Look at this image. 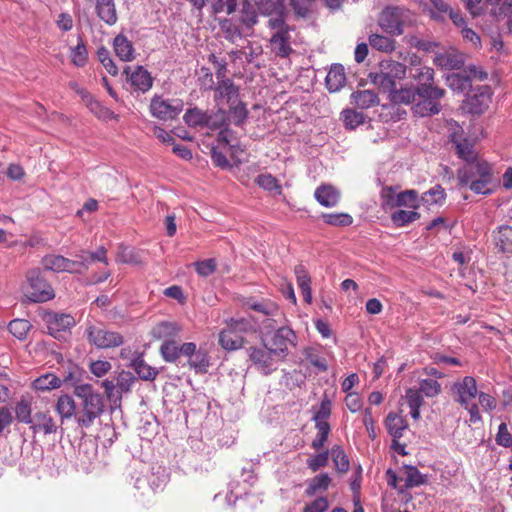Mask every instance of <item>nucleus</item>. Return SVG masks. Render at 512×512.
Wrapping results in <instances>:
<instances>
[{
  "label": "nucleus",
  "mask_w": 512,
  "mask_h": 512,
  "mask_svg": "<svg viewBox=\"0 0 512 512\" xmlns=\"http://www.w3.org/2000/svg\"><path fill=\"white\" fill-rule=\"evenodd\" d=\"M74 395L78 398L76 423L85 429L90 428L96 419L105 411V403L101 394L91 384H79L74 387Z\"/></svg>",
  "instance_id": "nucleus-1"
},
{
  "label": "nucleus",
  "mask_w": 512,
  "mask_h": 512,
  "mask_svg": "<svg viewBox=\"0 0 512 512\" xmlns=\"http://www.w3.org/2000/svg\"><path fill=\"white\" fill-rule=\"evenodd\" d=\"M265 331V329H262ZM263 332L261 343L270 349L279 360H285L291 348L297 345V335L289 326H279L275 329H266Z\"/></svg>",
  "instance_id": "nucleus-2"
},
{
  "label": "nucleus",
  "mask_w": 512,
  "mask_h": 512,
  "mask_svg": "<svg viewBox=\"0 0 512 512\" xmlns=\"http://www.w3.org/2000/svg\"><path fill=\"white\" fill-rule=\"evenodd\" d=\"M406 76V66L392 59H383L378 65V71L370 72V81L381 88L384 92L393 90L396 81Z\"/></svg>",
  "instance_id": "nucleus-3"
},
{
  "label": "nucleus",
  "mask_w": 512,
  "mask_h": 512,
  "mask_svg": "<svg viewBox=\"0 0 512 512\" xmlns=\"http://www.w3.org/2000/svg\"><path fill=\"white\" fill-rule=\"evenodd\" d=\"M445 94V90L438 86H418V95L412 107L414 114L420 117L439 114L442 110L440 101Z\"/></svg>",
  "instance_id": "nucleus-4"
},
{
  "label": "nucleus",
  "mask_w": 512,
  "mask_h": 512,
  "mask_svg": "<svg viewBox=\"0 0 512 512\" xmlns=\"http://www.w3.org/2000/svg\"><path fill=\"white\" fill-rule=\"evenodd\" d=\"M26 278L27 286L25 288V296L29 301L42 303L55 297L53 288L43 277L39 269L28 271Z\"/></svg>",
  "instance_id": "nucleus-5"
},
{
  "label": "nucleus",
  "mask_w": 512,
  "mask_h": 512,
  "mask_svg": "<svg viewBox=\"0 0 512 512\" xmlns=\"http://www.w3.org/2000/svg\"><path fill=\"white\" fill-rule=\"evenodd\" d=\"M85 335L89 343L95 345L97 348L106 349L118 347L123 344V336L121 334L107 330L101 323L88 324Z\"/></svg>",
  "instance_id": "nucleus-6"
},
{
  "label": "nucleus",
  "mask_w": 512,
  "mask_h": 512,
  "mask_svg": "<svg viewBox=\"0 0 512 512\" xmlns=\"http://www.w3.org/2000/svg\"><path fill=\"white\" fill-rule=\"evenodd\" d=\"M429 4L425 5L424 10L429 17L436 22L445 23L448 19L454 25H463L464 16L459 9H455L445 0H428Z\"/></svg>",
  "instance_id": "nucleus-7"
},
{
  "label": "nucleus",
  "mask_w": 512,
  "mask_h": 512,
  "mask_svg": "<svg viewBox=\"0 0 512 512\" xmlns=\"http://www.w3.org/2000/svg\"><path fill=\"white\" fill-rule=\"evenodd\" d=\"M247 307L263 316L261 321L262 329H275L282 323L284 314L280 307L271 300L248 301Z\"/></svg>",
  "instance_id": "nucleus-8"
},
{
  "label": "nucleus",
  "mask_w": 512,
  "mask_h": 512,
  "mask_svg": "<svg viewBox=\"0 0 512 512\" xmlns=\"http://www.w3.org/2000/svg\"><path fill=\"white\" fill-rule=\"evenodd\" d=\"M182 356L186 358V363L196 374H205L211 365L210 356L204 347H197L193 342L182 344Z\"/></svg>",
  "instance_id": "nucleus-9"
},
{
  "label": "nucleus",
  "mask_w": 512,
  "mask_h": 512,
  "mask_svg": "<svg viewBox=\"0 0 512 512\" xmlns=\"http://www.w3.org/2000/svg\"><path fill=\"white\" fill-rule=\"evenodd\" d=\"M183 102L180 99H164L154 96L150 103L152 116L162 121L175 119L183 110Z\"/></svg>",
  "instance_id": "nucleus-10"
},
{
  "label": "nucleus",
  "mask_w": 512,
  "mask_h": 512,
  "mask_svg": "<svg viewBox=\"0 0 512 512\" xmlns=\"http://www.w3.org/2000/svg\"><path fill=\"white\" fill-rule=\"evenodd\" d=\"M406 10L400 7H386L378 20L379 26L391 36H399L404 32Z\"/></svg>",
  "instance_id": "nucleus-11"
},
{
  "label": "nucleus",
  "mask_w": 512,
  "mask_h": 512,
  "mask_svg": "<svg viewBox=\"0 0 512 512\" xmlns=\"http://www.w3.org/2000/svg\"><path fill=\"white\" fill-rule=\"evenodd\" d=\"M249 360L264 375H269L277 369V356L270 349L262 346H250L247 349Z\"/></svg>",
  "instance_id": "nucleus-12"
},
{
  "label": "nucleus",
  "mask_w": 512,
  "mask_h": 512,
  "mask_svg": "<svg viewBox=\"0 0 512 512\" xmlns=\"http://www.w3.org/2000/svg\"><path fill=\"white\" fill-rule=\"evenodd\" d=\"M48 333L56 339L64 338L72 327L75 326L76 321L70 314L50 312L44 316Z\"/></svg>",
  "instance_id": "nucleus-13"
},
{
  "label": "nucleus",
  "mask_w": 512,
  "mask_h": 512,
  "mask_svg": "<svg viewBox=\"0 0 512 512\" xmlns=\"http://www.w3.org/2000/svg\"><path fill=\"white\" fill-rule=\"evenodd\" d=\"M454 399L460 405H466L472 402L478 394L477 383L474 377L465 376L461 380L455 382L451 388Z\"/></svg>",
  "instance_id": "nucleus-14"
},
{
  "label": "nucleus",
  "mask_w": 512,
  "mask_h": 512,
  "mask_svg": "<svg viewBox=\"0 0 512 512\" xmlns=\"http://www.w3.org/2000/svg\"><path fill=\"white\" fill-rule=\"evenodd\" d=\"M238 7H240V12L237 21L241 26L251 28L257 23V12L248 0H228L225 13L231 15L237 11Z\"/></svg>",
  "instance_id": "nucleus-15"
},
{
  "label": "nucleus",
  "mask_w": 512,
  "mask_h": 512,
  "mask_svg": "<svg viewBox=\"0 0 512 512\" xmlns=\"http://www.w3.org/2000/svg\"><path fill=\"white\" fill-rule=\"evenodd\" d=\"M462 134V128L455 123L449 138L450 141L455 145L457 155L466 163L477 160V155L474 151L473 144L470 143L467 139L463 138Z\"/></svg>",
  "instance_id": "nucleus-16"
},
{
  "label": "nucleus",
  "mask_w": 512,
  "mask_h": 512,
  "mask_svg": "<svg viewBox=\"0 0 512 512\" xmlns=\"http://www.w3.org/2000/svg\"><path fill=\"white\" fill-rule=\"evenodd\" d=\"M482 170H492L491 166L485 161H472L466 163L458 169L457 178L461 186H470L473 181L479 179Z\"/></svg>",
  "instance_id": "nucleus-17"
},
{
  "label": "nucleus",
  "mask_w": 512,
  "mask_h": 512,
  "mask_svg": "<svg viewBox=\"0 0 512 512\" xmlns=\"http://www.w3.org/2000/svg\"><path fill=\"white\" fill-rule=\"evenodd\" d=\"M491 89L487 85L480 86L473 94L468 95L466 105L470 113L481 114L491 102Z\"/></svg>",
  "instance_id": "nucleus-18"
},
{
  "label": "nucleus",
  "mask_w": 512,
  "mask_h": 512,
  "mask_svg": "<svg viewBox=\"0 0 512 512\" xmlns=\"http://www.w3.org/2000/svg\"><path fill=\"white\" fill-rule=\"evenodd\" d=\"M124 73L134 90L145 93L152 87L153 79L143 66H137L132 72H130V67L127 66Z\"/></svg>",
  "instance_id": "nucleus-19"
},
{
  "label": "nucleus",
  "mask_w": 512,
  "mask_h": 512,
  "mask_svg": "<svg viewBox=\"0 0 512 512\" xmlns=\"http://www.w3.org/2000/svg\"><path fill=\"white\" fill-rule=\"evenodd\" d=\"M214 90V100L216 103L225 100V102L229 105L239 99V88L229 78L218 80Z\"/></svg>",
  "instance_id": "nucleus-20"
},
{
  "label": "nucleus",
  "mask_w": 512,
  "mask_h": 512,
  "mask_svg": "<svg viewBox=\"0 0 512 512\" xmlns=\"http://www.w3.org/2000/svg\"><path fill=\"white\" fill-rule=\"evenodd\" d=\"M168 482V474L165 469L158 467L156 471H152L148 477H139L135 481V487L139 490L144 489L146 485L154 492L162 489Z\"/></svg>",
  "instance_id": "nucleus-21"
},
{
  "label": "nucleus",
  "mask_w": 512,
  "mask_h": 512,
  "mask_svg": "<svg viewBox=\"0 0 512 512\" xmlns=\"http://www.w3.org/2000/svg\"><path fill=\"white\" fill-rule=\"evenodd\" d=\"M33 433H43L49 435L56 433L57 425L52 416L47 412H36L33 415V421L30 424Z\"/></svg>",
  "instance_id": "nucleus-22"
},
{
  "label": "nucleus",
  "mask_w": 512,
  "mask_h": 512,
  "mask_svg": "<svg viewBox=\"0 0 512 512\" xmlns=\"http://www.w3.org/2000/svg\"><path fill=\"white\" fill-rule=\"evenodd\" d=\"M314 197L321 206L333 208L340 201V192L334 186L324 184L316 188Z\"/></svg>",
  "instance_id": "nucleus-23"
},
{
  "label": "nucleus",
  "mask_w": 512,
  "mask_h": 512,
  "mask_svg": "<svg viewBox=\"0 0 512 512\" xmlns=\"http://www.w3.org/2000/svg\"><path fill=\"white\" fill-rule=\"evenodd\" d=\"M95 11L100 20L109 26L116 24L118 20L114 0H96Z\"/></svg>",
  "instance_id": "nucleus-24"
},
{
  "label": "nucleus",
  "mask_w": 512,
  "mask_h": 512,
  "mask_svg": "<svg viewBox=\"0 0 512 512\" xmlns=\"http://www.w3.org/2000/svg\"><path fill=\"white\" fill-rule=\"evenodd\" d=\"M493 240L497 250L504 254H512V226L503 225L493 232Z\"/></svg>",
  "instance_id": "nucleus-25"
},
{
  "label": "nucleus",
  "mask_w": 512,
  "mask_h": 512,
  "mask_svg": "<svg viewBox=\"0 0 512 512\" xmlns=\"http://www.w3.org/2000/svg\"><path fill=\"white\" fill-rule=\"evenodd\" d=\"M385 427L389 435L393 437V442L398 444V439L403 436V432L407 429L408 425L402 416L395 412H390L385 419Z\"/></svg>",
  "instance_id": "nucleus-26"
},
{
  "label": "nucleus",
  "mask_w": 512,
  "mask_h": 512,
  "mask_svg": "<svg viewBox=\"0 0 512 512\" xmlns=\"http://www.w3.org/2000/svg\"><path fill=\"white\" fill-rule=\"evenodd\" d=\"M346 82L345 69L341 64H333L326 76V87L330 92L340 91Z\"/></svg>",
  "instance_id": "nucleus-27"
},
{
  "label": "nucleus",
  "mask_w": 512,
  "mask_h": 512,
  "mask_svg": "<svg viewBox=\"0 0 512 512\" xmlns=\"http://www.w3.org/2000/svg\"><path fill=\"white\" fill-rule=\"evenodd\" d=\"M226 113L229 124H234L238 127H242L245 124L249 115L246 104L239 99L228 105Z\"/></svg>",
  "instance_id": "nucleus-28"
},
{
  "label": "nucleus",
  "mask_w": 512,
  "mask_h": 512,
  "mask_svg": "<svg viewBox=\"0 0 512 512\" xmlns=\"http://www.w3.org/2000/svg\"><path fill=\"white\" fill-rule=\"evenodd\" d=\"M113 47L116 55L120 60L129 62L135 58V50L133 44L123 34H118L113 41Z\"/></svg>",
  "instance_id": "nucleus-29"
},
{
  "label": "nucleus",
  "mask_w": 512,
  "mask_h": 512,
  "mask_svg": "<svg viewBox=\"0 0 512 512\" xmlns=\"http://www.w3.org/2000/svg\"><path fill=\"white\" fill-rule=\"evenodd\" d=\"M351 102L359 109H368L379 104V97L372 90H357L351 94Z\"/></svg>",
  "instance_id": "nucleus-30"
},
{
  "label": "nucleus",
  "mask_w": 512,
  "mask_h": 512,
  "mask_svg": "<svg viewBox=\"0 0 512 512\" xmlns=\"http://www.w3.org/2000/svg\"><path fill=\"white\" fill-rule=\"evenodd\" d=\"M294 273L296 276L298 287L301 290L305 302L311 303L312 292H311V278L306 268L299 264L295 266Z\"/></svg>",
  "instance_id": "nucleus-31"
},
{
  "label": "nucleus",
  "mask_w": 512,
  "mask_h": 512,
  "mask_svg": "<svg viewBox=\"0 0 512 512\" xmlns=\"http://www.w3.org/2000/svg\"><path fill=\"white\" fill-rule=\"evenodd\" d=\"M244 338L227 326L219 334V344L225 350H237L243 346Z\"/></svg>",
  "instance_id": "nucleus-32"
},
{
  "label": "nucleus",
  "mask_w": 512,
  "mask_h": 512,
  "mask_svg": "<svg viewBox=\"0 0 512 512\" xmlns=\"http://www.w3.org/2000/svg\"><path fill=\"white\" fill-rule=\"evenodd\" d=\"M390 100L395 104H410L413 105L416 102L418 95V86L416 88H402L397 90L396 87L393 90H388Z\"/></svg>",
  "instance_id": "nucleus-33"
},
{
  "label": "nucleus",
  "mask_w": 512,
  "mask_h": 512,
  "mask_svg": "<svg viewBox=\"0 0 512 512\" xmlns=\"http://www.w3.org/2000/svg\"><path fill=\"white\" fill-rule=\"evenodd\" d=\"M290 34L289 29L276 31L271 36V44L278 50V55L281 57H287L291 52L289 44Z\"/></svg>",
  "instance_id": "nucleus-34"
},
{
  "label": "nucleus",
  "mask_w": 512,
  "mask_h": 512,
  "mask_svg": "<svg viewBox=\"0 0 512 512\" xmlns=\"http://www.w3.org/2000/svg\"><path fill=\"white\" fill-rule=\"evenodd\" d=\"M77 403L70 395H61L56 404V411L60 415L62 421L76 416Z\"/></svg>",
  "instance_id": "nucleus-35"
},
{
  "label": "nucleus",
  "mask_w": 512,
  "mask_h": 512,
  "mask_svg": "<svg viewBox=\"0 0 512 512\" xmlns=\"http://www.w3.org/2000/svg\"><path fill=\"white\" fill-rule=\"evenodd\" d=\"M206 127L210 130H220L229 126L228 116L223 107H218L216 110L207 112Z\"/></svg>",
  "instance_id": "nucleus-36"
},
{
  "label": "nucleus",
  "mask_w": 512,
  "mask_h": 512,
  "mask_svg": "<svg viewBox=\"0 0 512 512\" xmlns=\"http://www.w3.org/2000/svg\"><path fill=\"white\" fill-rule=\"evenodd\" d=\"M410 77L418 82L417 86H435L434 70L427 66H417L409 71Z\"/></svg>",
  "instance_id": "nucleus-37"
},
{
  "label": "nucleus",
  "mask_w": 512,
  "mask_h": 512,
  "mask_svg": "<svg viewBox=\"0 0 512 512\" xmlns=\"http://www.w3.org/2000/svg\"><path fill=\"white\" fill-rule=\"evenodd\" d=\"M130 366L137 373L138 377L145 381L154 380L158 375V371L149 366L141 356H137L133 359Z\"/></svg>",
  "instance_id": "nucleus-38"
},
{
  "label": "nucleus",
  "mask_w": 512,
  "mask_h": 512,
  "mask_svg": "<svg viewBox=\"0 0 512 512\" xmlns=\"http://www.w3.org/2000/svg\"><path fill=\"white\" fill-rule=\"evenodd\" d=\"M160 353L166 362H176L182 356V344L175 340H165L160 346Z\"/></svg>",
  "instance_id": "nucleus-39"
},
{
  "label": "nucleus",
  "mask_w": 512,
  "mask_h": 512,
  "mask_svg": "<svg viewBox=\"0 0 512 512\" xmlns=\"http://www.w3.org/2000/svg\"><path fill=\"white\" fill-rule=\"evenodd\" d=\"M179 332V327L174 322L163 321L158 323L152 330V335L156 339L173 340Z\"/></svg>",
  "instance_id": "nucleus-40"
},
{
  "label": "nucleus",
  "mask_w": 512,
  "mask_h": 512,
  "mask_svg": "<svg viewBox=\"0 0 512 512\" xmlns=\"http://www.w3.org/2000/svg\"><path fill=\"white\" fill-rule=\"evenodd\" d=\"M480 178L473 181L469 189L476 194L489 195L492 193L490 185L492 183V170H482Z\"/></svg>",
  "instance_id": "nucleus-41"
},
{
  "label": "nucleus",
  "mask_w": 512,
  "mask_h": 512,
  "mask_svg": "<svg viewBox=\"0 0 512 512\" xmlns=\"http://www.w3.org/2000/svg\"><path fill=\"white\" fill-rule=\"evenodd\" d=\"M331 483V478L327 473H321L309 480L305 494L309 497L314 496L318 491H325Z\"/></svg>",
  "instance_id": "nucleus-42"
},
{
  "label": "nucleus",
  "mask_w": 512,
  "mask_h": 512,
  "mask_svg": "<svg viewBox=\"0 0 512 512\" xmlns=\"http://www.w3.org/2000/svg\"><path fill=\"white\" fill-rule=\"evenodd\" d=\"M368 40L371 47L375 50L385 53L395 50L396 42L391 37L374 33L369 36Z\"/></svg>",
  "instance_id": "nucleus-43"
},
{
  "label": "nucleus",
  "mask_w": 512,
  "mask_h": 512,
  "mask_svg": "<svg viewBox=\"0 0 512 512\" xmlns=\"http://www.w3.org/2000/svg\"><path fill=\"white\" fill-rule=\"evenodd\" d=\"M183 120L189 127H206L207 111H202L197 107L190 108L185 112Z\"/></svg>",
  "instance_id": "nucleus-44"
},
{
  "label": "nucleus",
  "mask_w": 512,
  "mask_h": 512,
  "mask_svg": "<svg viewBox=\"0 0 512 512\" xmlns=\"http://www.w3.org/2000/svg\"><path fill=\"white\" fill-rule=\"evenodd\" d=\"M62 381L56 375L48 373L34 380L33 388L37 391H50L61 386Z\"/></svg>",
  "instance_id": "nucleus-45"
},
{
  "label": "nucleus",
  "mask_w": 512,
  "mask_h": 512,
  "mask_svg": "<svg viewBox=\"0 0 512 512\" xmlns=\"http://www.w3.org/2000/svg\"><path fill=\"white\" fill-rule=\"evenodd\" d=\"M320 217L324 223L335 227H347L353 223V217L345 212L322 213Z\"/></svg>",
  "instance_id": "nucleus-46"
},
{
  "label": "nucleus",
  "mask_w": 512,
  "mask_h": 512,
  "mask_svg": "<svg viewBox=\"0 0 512 512\" xmlns=\"http://www.w3.org/2000/svg\"><path fill=\"white\" fill-rule=\"evenodd\" d=\"M418 202V194L415 190H406L401 193H398L395 197H392L388 200V204H392L393 206H409L412 208H417Z\"/></svg>",
  "instance_id": "nucleus-47"
},
{
  "label": "nucleus",
  "mask_w": 512,
  "mask_h": 512,
  "mask_svg": "<svg viewBox=\"0 0 512 512\" xmlns=\"http://www.w3.org/2000/svg\"><path fill=\"white\" fill-rule=\"evenodd\" d=\"M446 198V193L441 185H435L421 196V202L426 205H441Z\"/></svg>",
  "instance_id": "nucleus-48"
},
{
  "label": "nucleus",
  "mask_w": 512,
  "mask_h": 512,
  "mask_svg": "<svg viewBox=\"0 0 512 512\" xmlns=\"http://www.w3.org/2000/svg\"><path fill=\"white\" fill-rule=\"evenodd\" d=\"M219 25L224 33L225 39L228 41L235 42L236 39L241 38V25L239 23L233 22V19H223L219 22Z\"/></svg>",
  "instance_id": "nucleus-49"
},
{
  "label": "nucleus",
  "mask_w": 512,
  "mask_h": 512,
  "mask_svg": "<svg viewBox=\"0 0 512 512\" xmlns=\"http://www.w3.org/2000/svg\"><path fill=\"white\" fill-rule=\"evenodd\" d=\"M31 327V323L26 319H14L9 323L8 330L17 339L24 340Z\"/></svg>",
  "instance_id": "nucleus-50"
},
{
  "label": "nucleus",
  "mask_w": 512,
  "mask_h": 512,
  "mask_svg": "<svg viewBox=\"0 0 512 512\" xmlns=\"http://www.w3.org/2000/svg\"><path fill=\"white\" fill-rule=\"evenodd\" d=\"M315 427L317 429V435L312 441V448L315 450H320L326 443L329 433L331 431L330 424L328 421H318L315 422Z\"/></svg>",
  "instance_id": "nucleus-51"
},
{
  "label": "nucleus",
  "mask_w": 512,
  "mask_h": 512,
  "mask_svg": "<svg viewBox=\"0 0 512 512\" xmlns=\"http://www.w3.org/2000/svg\"><path fill=\"white\" fill-rule=\"evenodd\" d=\"M255 182L263 189L280 195L282 193V187L278 183V180L271 174H260L256 177Z\"/></svg>",
  "instance_id": "nucleus-52"
},
{
  "label": "nucleus",
  "mask_w": 512,
  "mask_h": 512,
  "mask_svg": "<svg viewBox=\"0 0 512 512\" xmlns=\"http://www.w3.org/2000/svg\"><path fill=\"white\" fill-rule=\"evenodd\" d=\"M76 260H71L65 257L64 272L81 274L88 270V258H85L81 252L76 255Z\"/></svg>",
  "instance_id": "nucleus-53"
},
{
  "label": "nucleus",
  "mask_w": 512,
  "mask_h": 512,
  "mask_svg": "<svg viewBox=\"0 0 512 512\" xmlns=\"http://www.w3.org/2000/svg\"><path fill=\"white\" fill-rule=\"evenodd\" d=\"M14 410L16 419L19 422L31 424V422L33 421L32 409L31 404L27 400L21 399L20 401H18L15 405Z\"/></svg>",
  "instance_id": "nucleus-54"
},
{
  "label": "nucleus",
  "mask_w": 512,
  "mask_h": 512,
  "mask_svg": "<svg viewBox=\"0 0 512 512\" xmlns=\"http://www.w3.org/2000/svg\"><path fill=\"white\" fill-rule=\"evenodd\" d=\"M405 473L406 488L418 487L426 482V476L423 475L415 466H405Z\"/></svg>",
  "instance_id": "nucleus-55"
},
{
  "label": "nucleus",
  "mask_w": 512,
  "mask_h": 512,
  "mask_svg": "<svg viewBox=\"0 0 512 512\" xmlns=\"http://www.w3.org/2000/svg\"><path fill=\"white\" fill-rule=\"evenodd\" d=\"M192 6L198 10H202L203 7L208 4L211 6L212 13L214 15L226 12L228 0H188Z\"/></svg>",
  "instance_id": "nucleus-56"
},
{
  "label": "nucleus",
  "mask_w": 512,
  "mask_h": 512,
  "mask_svg": "<svg viewBox=\"0 0 512 512\" xmlns=\"http://www.w3.org/2000/svg\"><path fill=\"white\" fill-rule=\"evenodd\" d=\"M419 217L420 214L414 210H397L391 215V219L397 227L406 226L407 224L417 220Z\"/></svg>",
  "instance_id": "nucleus-57"
},
{
  "label": "nucleus",
  "mask_w": 512,
  "mask_h": 512,
  "mask_svg": "<svg viewBox=\"0 0 512 512\" xmlns=\"http://www.w3.org/2000/svg\"><path fill=\"white\" fill-rule=\"evenodd\" d=\"M331 456L337 471L344 473L349 470L350 462L348 456L340 446L332 447Z\"/></svg>",
  "instance_id": "nucleus-58"
},
{
  "label": "nucleus",
  "mask_w": 512,
  "mask_h": 512,
  "mask_svg": "<svg viewBox=\"0 0 512 512\" xmlns=\"http://www.w3.org/2000/svg\"><path fill=\"white\" fill-rule=\"evenodd\" d=\"M306 360L320 372H325L328 369L327 361L322 357L315 348H306L304 351Z\"/></svg>",
  "instance_id": "nucleus-59"
},
{
  "label": "nucleus",
  "mask_w": 512,
  "mask_h": 512,
  "mask_svg": "<svg viewBox=\"0 0 512 512\" xmlns=\"http://www.w3.org/2000/svg\"><path fill=\"white\" fill-rule=\"evenodd\" d=\"M343 122L347 129H355L365 122V116L362 112L347 109L342 112Z\"/></svg>",
  "instance_id": "nucleus-60"
},
{
  "label": "nucleus",
  "mask_w": 512,
  "mask_h": 512,
  "mask_svg": "<svg viewBox=\"0 0 512 512\" xmlns=\"http://www.w3.org/2000/svg\"><path fill=\"white\" fill-rule=\"evenodd\" d=\"M42 264L46 270L57 273L64 272L65 257L61 255H48L43 258Z\"/></svg>",
  "instance_id": "nucleus-61"
},
{
  "label": "nucleus",
  "mask_w": 512,
  "mask_h": 512,
  "mask_svg": "<svg viewBox=\"0 0 512 512\" xmlns=\"http://www.w3.org/2000/svg\"><path fill=\"white\" fill-rule=\"evenodd\" d=\"M417 390L426 397L432 398L441 392V385L437 380L423 379L420 381L419 389Z\"/></svg>",
  "instance_id": "nucleus-62"
},
{
  "label": "nucleus",
  "mask_w": 512,
  "mask_h": 512,
  "mask_svg": "<svg viewBox=\"0 0 512 512\" xmlns=\"http://www.w3.org/2000/svg\"><path fill=\"white\" fill-rule=\"evenodd\" d=\"M98 60L105 67L107 72L113 76L117 75L118 68L112 58L110 57V52L105 47H100L97 50Z\"/></svg>",
  "instance_id": "nucleus-63"
},
{
  "label": "nucleus",
  "mask_w": 512,
  "mask_h": 512,
  "mask_svg": "<svg viewBox=\"0 0 512 512\" xmlns=\"http://www.w3.org/2000/svg\"><path fill=\"white\" fill-rule=\"evenodd\" d=\"M447 81L449 87L453 90L463 92L471 87L469 77L464 74H453L448 77Z\"/></svg>",
  "instance_id": "nucleus-64"
}]
</instances>
